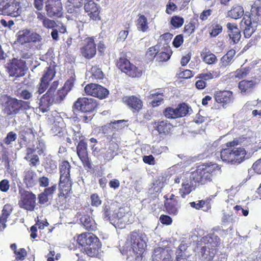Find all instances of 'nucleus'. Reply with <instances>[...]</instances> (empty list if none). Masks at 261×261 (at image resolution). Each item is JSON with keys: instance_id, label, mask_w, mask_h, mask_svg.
Here are the masks:
<instances>
[{"instance_id": "22", "label": "nucleus", "mask_w": 261, "mask_h": 261, "mask_svg": "<svg viewBox=\"0 0 261 261\" xmlns=\"http://www.w3.org/2000/svg\"><path fill=\"white\" fill-rule=\"evenodd\" d=\"M77 154L81 160L84 163H88V152L87 148V143L83 140H80L76 147Z\"/></svg>"}, {"instance_id": "38", "label": "nucleus", "mask_w": 261, "mask_h": 261, "mask_svg": "<svg viewBox=\"0 0 261 261\" xmlns=\"http://www.w3.org/2000/svg\"><path fill=\"white\" fill-rule=\"evenodd\" d=\"M56 71L54 67L49 66L47 67L46 70L44 71V73L41 80L49 83V82L53 80Z\"/></svg>"}, {"instance_id": "7", "label": "nucleus", "mask_w": 261, "mask_h": 261, "mask_svg": "<svg viewBox=\"0 0 261 261\" xmlns=\"http://www.w3.org/2000/svg\"><path fill=\"white\" fill-rule=\"evenodd\" d=\"M60 169V190L63 195H67L71 190L72 181L70 178L71 166L67 161H63L59 166Z\"/></svg>"}, {"instance_id": "23", "label": "nucleus", "mask_w": 261, "mask_h": 261, "mask_svg": "<svg viewBox=\"0 0 261 261\" xmlns=\"http://www.w3.org/2000/svg\"><path fill=\"white\" fill-rule=\"evenodd\" d=\"M216 101L218 103H229L232 102V93L229 91H220L215 95Z\"/></svg>"}, {"instance_id": "54", "label": "nucleus", "mask_w": 261, "mask_h": 261, "mask_svg": "<svg viewBox=\"0 0 261 261\" xmlns=\"http://www.w3.org/2000/svg\"><path fill=\"white\" fill-rule=\"evenodd\" d=\"M91 205L97 207L101 204V201L97 194H93L90 197Z\"/></svg>"}, {"instance_id": "49", "label": "nucleus", "mask_w": 261, "mask_h": 261, "mask_svg": "<svg viewBox=\"0 0 261 261\" xmlns=\"http://www.w3.org/2000/svg\"><path fill=\"white\" fill-rule=\"evenodd\" d=\"M250 71L249 67L238 69L235 72V77L239 79H242L246 77Z\"/></svg>"}, {"instance_id": "53", "label": "nucleus", "mask_w": 261, "mask_h": 261, "mask_svg": "<svg viewBox=\"0 0 261 261\" xmlns=\"http://www.w3.org/2000/svg\"><path fill=\"white\" fill-rule=\"evenodd\" d=\"M48 86V83L46 82L41 80L40 83L38 86L37 93L39 94L43 93L47 89Z\"/></svg>"}, {"instance_id": "34", "label": "nucleus", "mask_w": 261, "mask_h": 261, "mask_svg": "<svg viewBox=\"0 0 261 261\" xmlns=\"http://www.w3.org/2000/svg\"><path fill=\"white\" fill-rule=\"evenodd\" d=\"M165 207L167 212L171 215H176L178 213V210L180 207V205L177 200H174L172 201H167L165 203Z\"/></svg>"}, {"instance_id": "35", "label": "nucleus", "mask_w": 261, "mask_h": 261, "mask_svg": "<svg viewBox=\"0 0 261 261\" xmlns=\"http://www.w3.org/2000/svg\"><path fill=\"white\" fill-rule=\"evenodd\" d=\"M149 97L150 99H152L151 104L153 107H156L160 105L164 99L163 94L156 92L155 91L150 92Z\"/></svg>"}, {"instance_id": "39", "label": "nucleus", "mask_w": 261, "mask_h": 261, "mask_svg": "<svg viewBox=\"0 0 261 261\" xmlns=\"http://www.w3.org/2000/svg\"><path fill=\"white\" fill-rule=\"evenodd\" d=\"M67 12L69 13L72 14L71 19H74L76 22H85L86 20L84 16L81 15L79 10H74V9L67 7Z\"/></svg>"}, {"instance_id": "51", "label": "nucleus", "mask_w": 261, "mask_h": 261, "mask_svg": "<svg viewBox=\"0 0 261 261\" xmlns=\"http://www.w3.org/2000/svg\"><path fill=\"white\" fill-rule=\"evenodd\" d=\"M59 85V82L57 81H54L51 85L50 87H49V89L48 90L47 92L43 95V99H45L46 97H47L48 95L49 94H54V93H55L56 91V90L58 87Z\"/></svg>"}, {"instance_id": "37", "label": "nucleus", "mask_w": 261, "mask_h": 261, "mask_svg": "<svg viewBox=\"0 0 261 261\" xmlns=\"http://www.w3.org/2000/svg\"><path fill=\"white\" fill-rule=\"evenodd\" d=\"M137 26L139 31L143 32H146L148 29L147 19L144 15L139 16L137 20Z\"/></svg>"}, {"instance_id": "30", "label": "nucleus", "mask_w": 261, "mask_h": 261, "mask_svg": "<svg viewBox=\"0 0 261 261\" xmlns=\"http://www.w3.org/2000/svg\"><path fill=\"white\" fill-rule=\"evenodd\" d=\"M81 222L86 229L93 231L96 229V225L95 221L88 215H84L81 219Z\"/></svg>"}, {"instance_id": "19", "label": "nucleus", "mask_w": 261, "mask_h": 261, "mask_svg": "<svg viewBox=\"0 0 261 261\" xmlns=\"http://www.w3.org/2000/svg\"><path fill=\"white\" fill-rule=\"evenodd\" d=\"M84 9L91 19L94 20L100 19L98 7L93 1H90L85 4Z\"/></svg>"}, {"instance_id": "36", "label": "nucleus", "mask_w": 261, "mask_h": 261, "mask_svg": "<svg viewBox=\"0 0 261 261\" xmlns=\"http://www.w3.org/2000/svg\"><path fill=\"white\" fill-rule=\"evenodd\" d=\"M31 30L24 29L18 32V41L21 44L30 42Z\"/></svg>"}, {"instance_id": "32", "label": "nucleus", "mask_w": 261, "mask_h": 261, "mask_svg": "<svg viewBox=\"0 0 261 261\" xmlns=\"http://www.w3.org/2000/svg\"><path fill=\"white\" fill-rule=\"evenodd\" d=\"M193 190V186L191 181L188 179H182L181 188L179 189V193L182 198L189 194Z\"/></svg>"}, {"instance_id": "2", "label": "nucleus", "mask_w": 261, "mask_h": 261, "mask_svg": "<svg viewBox=\"0 0 261 261\" xmlns=\"http://www.w3.org/2000/svg\"><path fill=\"white\" fill-rule=\"evenodd\" d=\"M113 205L106 206L103 210V218L113 224L115 227L123 228L126 224L132 223L134 217L129 212H126L123 207L117 210H113Z\"/></svg>"}, {"instance_id": "59", "label": "nucleus", "mask_w": 261, "mask_h": 261, "mask_svg": "<svg viewBox=\"0 0 261 261\" xmlns=\"http://www.w3.org/2000/svg\"><path fill=\"white\" fill-rule=\"evenodd\" d=\"M15 254L16 255L17 259L22 260L27 255V252L24 249L20 248L18 251H15Z\"/></svg>"}, {"instance_id": "50", "label": "nucleus", "mask_w": 261, "mask_h": 261, "mask_svg": "<svg viewBox=\"0 0 261 261\" xmlns=\"http://www.w3.org/2000/svg\"><path fill=\"white\" fill-rule=\"evenodd\" d=\"M184 19L179 16H173L171 19V24L175 28H178L182 26Z\"/></svg>"}, {"instance_id": "20", "label": "nucleus", "mask_w": 261, "mask_h": 261, "mask_svg": "<svg viewBox=\"0 0 261 261\" xmlns=\"http://www.w3.org/2000/svg\"><path fill=\"white\" fill-rule=\"evenodd\" d=\"M201 241L208 248H214V250L220 244V239L214 234H210L203 237Z\"/></svg>"}, {"instance_id": "3", "label": "nucleus", "mask_w": 261, "mask_h": 261, "mask_svg": "<svg viewBox=\"0 0 261 261\" xmlns=\"http://www.w3.org/2000/svg\"><path fill=\"white\" fill-rule=\"evenodd\" d=\"M222 173L221 167L217 164L203 165L191 173L190 178L195 182L204 184L212 181L216 176Z\"/></svg>"}, {"instance_id": "21", "label": "nucleus", "mask_w": 261, "mask_h": 261, "mask_svg": "<svg viewBox=\"0 0 261 261\" xmlns=\"http://www.w3.org/2000/svg\"><path fill=\"white\" fill-rule=\"evenodd\" d=\"M227 28L228 30V35L234 44L238 43L241 38V35L239 29L234 23H227Z\"/></svg>"}, {"instance_id": "10", "label": "nucleus", "mask_w": 261, "mask_h": 261, "mask_svg": "<svg viewBox=\"0 0 261 261\" xmlns=\"http://www.w3.org/2000/svg\"><path fill=\"white\" fill-rule=\"evenodd\" d=\"M117 67L124 73L132 77H139L141 71L135 65L130 64L126 58H120L117 63Z\"/></svg>"}, {"instance_id": "63", "label": "nucleus", "mask_w": 261, "mask_h": 261, "mask_svg": "<svg viewBox=\"0 0 261 261\" xmlns=\"http://www.w3.org/2000/svg\"><path fill=\"white\" fill-rule=\"evenodd\" d=\"M191 207L195 208L197 210H199L202 207H204L205 201L199 200L197 202H191L190 203Z\"/></svg>"}, {"instance_id": "29", "label": "nucleus", "mask_w": 261, "mask_h": 261, "mask_svg": "<svg viewBox=\"0 0 261 261\" xmlns=\"http://www.w3.org/2000/svg\"><path fill=\"white\" fill-rule=\"evenodd\" d=\"M244 13V9L242 6L234 5L227 12V16L232 19H238L243 16Z\"/></svg>"}, {"instance_id": "13", "label": "nucleus", "mask_w": 261, "mask_h": 261, "mask_svg": "<svg viewBox=\"0 0 261 261\" xmlns=\"http://www.w3.org/2000/svg\"><path fill=\"white\" fill-rule=\"evenodd\" d=\"M45 9L48 16L60 17L62 15L63 9L61 0H47Z\"/></svg>"}, {"instance_id": "41", "label": "nucleus", "mask_w": 261, "mask_h": 261, "mask_svg": "<svg viewBox=\"0 0 261 261\" xmlns=\"http://www.w3.org/2000/svg\"><path fill=\"white\" fill-rule=\"evenodd\" d=\"M42 38L41 36L31 31V36H30V42H33L34 44H37V47L40 48L41 45L42 44Z\"/></svg>"}, {"instance_id": "48", "label": "nucleus", "mask_w": 261, "mask_h": 261, "mask_svg": "<svg viewBox=\"0 0 261 261\" xmlns=\"http://www.w3.org/2000/svg\"><path fill=\"white\" fill-rule=\"evenodd\" d=\"M211 31L210 33L211 37H216L221 33L222 30V27L220 24H215L212 25Z\"/></svg>"}, {"instance_id": "47", "label": "nucleus", "mask_w": 261, "mask_h": 261, "mask_svg": "<svg viewBox=\"0 0 261 261\" xmlns=\"http://www.w3.org/2000/svg\"><path fill=\"white\" fill-rule=\"evenodd\" d=\"M91 73L93 80L101 79L103 76L101 70L96 66L92 67Z\"/></svg>"}, {"instance_id": "60", "label": "nucleus", "mask_w": 261, "mask_h": 261, "mask_svg": "<svg viewBox=\"0 0 261 261\" xmlns=\"http://www.w3.org/2000/svg\"><path fill=\"white\" fill-rule=\"evenodd\" d=\"M9 182L7 179H3L0 182V190L2 192H7L9 189Z\"/></svg>"}, {"instance_id": "28", "label": "nucleus", "mask_w": 261, "mask_h": 261, "mask_svg": "<svg viewBox=\"0 0 261 261\" xmlns=\"http://www.w3.org/2000/svg\"><path fill=\"white\" fill-rule=\"evenodd\" d=\"M118 149V145L116 143L113 141L110 142L108 144V149L103 155L104 160L106 161L112 160L117 154L116 151Z\"/></svg>"}, {"instance_id": "33", "label": "nucleus", "mask_w": 261, "mask_h": 261, "mask_svg": "<svg viewBox=\"0 0 261 261\" xmlns=\"http://www.w3.org/2000/svg\"><path fill=\"white\" fill-rule=\"evenodd\" d=\"M156 130L160 134L166 135L168 134L171 129L172 125L167 121H161L158 122L156 126Z\"/></svg>"}, {"instance_id": "46", "label": "nucleus", "mask_w": 261, "mask_h": 261, "mask_svg": "<svg viewBox=\"0 0 261 261\" xmlns=\"http://www.w3.org/2000/svg\"><path fill=\"white\" fill-rule=\"evenodd\" d=\"M64 126V124L62 119H60V121L55 122L53 126L52 127L51 130L55 135L60 134L63 130Z\"/></svg>"}, {"instance_id": "8", "label": "nucleus", "mask_w": 261, "mask_h": 261, "mask_svg": "<svg viewBox=\"0 0 261 261\" xmlns=\"http://www.w3.org/2000/svg\"><path fill=\"white\" fill-rule=\"evenodd\" d=\"M48 96L45 99H43V96L40 98L39 109L42 113L47 112L53 103L60 102L65 98L66 92L60 89L50 95L48 94Z\"/></svg>"}, {"instance_id": "40", "label": "nucleus", "mask_w": 261, "mask_h": 261, "mask_svg": "<svg viewBox=\"0 0 261 261\" xmlns=\"http://www.w3.org/2000/svg\"><path fill=\"white\" fill-rule=\"evenodd\" d=\"M202 56L203 61L207 64H215L217 62V58L216 56L213 53H208L205 54Z\"/></svg>"}, {"instance_id": "9", "label": "nucleus", "mask_w": 261, "mask_h": 261, "mask_svg": "<svg viewBox=\"0 0 261 261\" xmlns=\"http://www.w3.org/2000/svg\"><path fill=\"white\" fill-rule=\"evenodd\" d=\"M20 198L18 205L21 208L27 211H33L36 205V195L23 188L19 189Z\"/></svg>"}, {"instance_id": "64", "label": "nucleus", "mask_w": 261, "mask_h": 261, "mask_svg": "<svg viewBox=\"0 0 261 261\" xmlns=\"http://www.w3.org/2000/svg\"><path fill=\"white\" fill-rule=\"evenodd\" d=\"M252 168L257 173L261 174V158L253 164Z\"/></svg>"}, {"instance_id": "26", "label": "nucleus", "mask_w": 261, "mask_h": 261, "mask_svg": "<svg viewBox=\"0 0 261 261\" xmlns=\"http://www.w3.org/2000/svg\"><path fill=\"white\" fill-rule=\"evenodd\" d=\"M37 176L36 173L32 170H25L24 172V182L27 187H32L36 184Z\"/></svg>"}, {"instance_id": "12", "label": "nucleus", "mask_w": 261, "mask_h": 261, "mask_svg": "<svg viewBox=\"0 0 261 261\" xmlns=\"http://www.w3.org/2000/svg\"><path fill=\"white\" fill-rule=\"evenodd\" d=\"M85 91L88 95L97 97L100 99L106 97L109 94V91L102 86L96 84H90L85 87Z\"/></svg>"}, {"instance_id": "1", "label": "nucleus", "mask_w": 261, "mask_h": 261, "mask_svg": "<svg viewBox=\"0 0 261 261\" xmlns=\"http://www.w3.org/2000/svg\"><path fill=\"white\" fill-rule=\"evenodd\" d=\"M239 143L238 139H234L232 141L226 143L228 148L221 151V158L223 161L239 165L250 157V153H247L244 148L234 147Z\"/></svg>"}, {"instance_id": "18", "label": "nucleus", "mask_w": 261, "mask_h": 261, "mask_svg": "<svg viewBox=\"0 0 261 261\" xmlns=\"http://www.w3.org/2000/svg\"><path fill=\"white\" fill-rule=\"evenodd\" d=\"M123 101L133 112H138L143 107L142 100L135 96L125 97Z\"/></svg>"}, {"instance_id": "52", "label": "nucleus", "mask_w": 261, "mask_h": 261, "mask_svg": "<svg viewBox=\"0 0 261 261\" xmlns=\"http://www.w3.org/2000/svg\"><path fill=\"white\" fill-rule=\"evenodd\" d=\"M126 121L124 120H118L111 122L112 127L116 129H121L126 126Z\"/></svg>"}, {"instance_id": "11", "label": "nucleus", "mask_w": 261, "mask_h": 261, "mask_svg": "<svg viewBox=\"0 0 261 261\" xmlns=\"http://www.w3.org/2000/svg\"><path fill=\"white\" fill-rule=\"evenodd\" d=\"M97 105L95 99L92 98L80 97L74 103V108L82 112L93 111Z\"/></svg>"}, {"instance_id": "27", "label": "nucleus", "mask_w": 261, "mask_h": 261, "mask_svg": "<svg viewBox=\"0 0 261 261\" xmlns=\"http://www.w3.org/2000/svg\"><path fill=\"white\" fill-rule=\"evenodd\" d=\"M10 73L11 75L16 77L23 76L24 74L23 62L21 61H17L13 63L10 69Z\"/></svg>"}, {"instance_id": "31", "label": "nucleus", "mask_w": 261, "mask_h": 261, "mask_svg": "<svg viewBox=\"0 0 261 261\" xmlns=\"http://www.w3.org/2000/svg\"><path fill=\"white\" fill-rule=\"evenodd\" d=\"M216 250L214 248H208L206 245L203 246L200 251L202 260L204 261H211L213 259Z\"/></svg>"}, {"instance_id": "15", "label": "nucleus", "mask_w": 261, "mask_h": 261, "mask_svg": "<svg viewBox=\"0 0 261 261\" xmlns=\"http://www.w3.org/2000/svg\"><path fill=\"white\" fill-rule=\"evenodd\" d=\"M3 100L5 101L3 111L5 114L10 115L19 112L18 99L5 96L3 98Z\"/></svg>"}, {"instance_id": "56", "label": "nucleus", "mask_w": 261, "mask_h": 261, "mask_svg": "<svg viewBox=\"0 0 261 261\" xmlns=\"http://www.w3.org/2000/svg\"><path fill=\"white\" fill-rule=\"evenodd\" d=\"M167 147L161 146L159 145L153 146L151 148V152L155 154H160L167 149Z\"/></svg>"}, {"instance_id": "17", "label": "nucleus", "mask_w": 261, "mask_h": 261, "mask_svg": "<svg viewBox=\"0 0 261 261\" xmlns=\"http://www.w3.org/2000/svg\"><path fill=\"white\" fill-rule=\"evenodd\" d=\"M20 7L19 2L15 0L9 1L3 15L16 17L21 13Z\"/></svg>"}, {"instance_id": "57", "label": "nucleus", "mask_w": 261, "mask_h": 261, "mask_svg": "<svg viewBox=\"0 0 261 261\" xmlns=\"http://www.w3.org/2000/svg\"><path fill=\"white\" fill-rule=\"evenodd\" d=\"M42 23L43 26L48 29H53L57 25L55 21L46 18L43 19Z\"/></svg>"}, {"instance_id": "61", "label": "nucleus", "mask_w": 261, "mask_h": 261, "mask_svg": "<svg viewBox=\"0 0 261 261\" xmlns=\"http://www.w3.org/2000/svg\"><path fill=\"white\" fill-rule=\"evenodd\" d=\"M184 39L183 37L181 35H178L176 36L173 41V45L175 47H179L183 43Z\"/></svg>"}, {"instance_id": "6", "label": "nucleus", "mask_w": 261, "mask_h": 261, "mask_svg": "<svg viewBox=\"0 0 261 261\" xmlns=\"http://www.w3.org/2000/svg\"><path fill=\"white\" fill-rule=\"evenodd\" d=\"M146 235L142 232L134 231L128 236L126 245H130V249L137 254H142L146 247Z\"/></svg>"}, {"instance_id": "58", "label": "nucleus", "mask_w": 261, "mask_h": 261, "mask_svg": "<svg viewBox=\"0 0 261 261\" xmlns=\"http://www.w3.org/2000/svg\"><path fill=\"white\" fill-rule=\"evenodd\" d=\"M17 137V135L15 133H14L12 132H9L6 137V138L4 140L5 143L8 145L10 144L12 141H14L16 140Z\"/></svg>"}, {"instance_id": "55", "label": "nucleus", "mask_w": 261, "mask_h": 261, "mask_svg": "<svg viewBox=\"0 0 261 261\" xmlns=\"http://www.w3.org/2000/svg\"><path fill=\"white\" fill-rule=\"evenodd\" d=\"M176 9L177 5L170 0H169L168 3L166 5V13L168 14H171Z\"/></svg>"}, {"instance_id": "25", "label": "nucleus", "mask_w": 261, "mask_h": 261, "mask_svg": "<svg viewBox=\"0 0 261 261\" xmlns=\"http://www.w3.org/2000/svg\"><path fill=\"white\" fill-rule=\"evenodd\" d=\"M235 55L236 51L234 49L229 50L226 55L221 58L219 64V68L224 69L228 66L232 62Z\"/></svg>"}, {"instance_id": "5", "label": "nucleus", "mask_w": 261, "mask_h": 261, "mask_svg": "<svg viewBox=\"0 0 261 261\" xmlns=\"http://www.w3.org/2000/svg\"><path fill=\"white\" fill-rule=\"evenodd\" d=\"M261 20V7L252 6L250 14L245 13L241 21V28L244 30L245 38H249L255 32L257 24Z\"/></svg>"}, {"instance_id": "62", "label": "nucleus", "mask_w": 261, "mask_h": 261, "mask_svg": "<svg viewBox=\"0 0 261 261\" xmlns=\"http://www.w3.org/2000/svg\"><path fill=\"white\" fill-rule=\"evenodd\" d=\"M73 86V82L71 80H68L65 83L63 87L61 89V90L66 92V95L67 93L71 90Z\"/></svg>"}, {"instance_id": "43", "label": "nucleus", "mask_w": 261, "mask_h": 261, "mask_svg": "<svg viewBox=\"0 0 261 261\" xmlns=\"http://www.w3.org/2000/svg\"><path fill=\"white\" fill-rule=\"evenodd\" d=\"M177 118L186 116L189 112V108L185 103H182L179 105L176 108Z\"/></svg>"}, {"instance_id": "24", "label": "nucleus", "mask_w": 261, "mask_h": 261, "mask_svg": "<svg viewBox=\"0 0 261 261\" xmlns=\"http://www.w3.org/2000/svg\"><path fill=\"white\" fill-rule=\"evenodd\" d=\"M12 211V207L11 205L6 204L4 206L2 214L0 216V232L3 231L6 227L7 218Z\"/></svg>"}, {"instance_id": "44", "label": "nucleus", "mask_w": 261, "mask_h": 261, "mask_svg": "<svg viewBox=\"0 0 261 261\" xmlns=\"http://www.w3.org/2000/svg\"><path fill=\"white\" fill-rule=\"evenodd\" d=\"M156 60L159 62H165L168 61L171 56V51L169 50L168 52L162 51L161 53H155Z\"/></svg>"}, {"instance_id": "14", "label": "nucleus", "mask_w": 261, "mask_h": 261, "mask_svg": "<svg viewBox=\"0 0 261 261\" xmlns=\"http://www.w3.org/2000/svg\"><path fill=\"white\" fill-rule=\"evenodd\" d=\"M172 252L168 247H157L154 249L152 255V261H172Z\"/></svg>"}, {"instance_id": "4", "label": "nucleus", "mask_w": 261, "mask_h": 261, "mask_svg": "<svg viewBox=\"0 0 261 261\" xmlns=\"http://www.w3.org/2000/svg\"><path fill=\"white\" fill-rule=\"evenodd\" d=\"M76 241L88 256L95 257L99 254L101 244L98 238L93 234L83 233L78 236Z\"/></svg>"}, {"instance_id": "42", "label": "nucleus", "mask_w": 261, "mask_h": 261, "mask_svg": "<svg viewBox=\"0 0 261 261\" xmlns=\"http://www.w3.org/2000/svg\"><path fill=\"white\" fill-rule=\"evenodd\" d=\"M254 82L252 81H242L239 83V89L242 92H246L249 89L253 87Z\"/></svg>"}, {"instance_id": "45", "label": "nucleus", "mask_w": 261, "mask_h": 261, "mask_svg": "<svg viewBox=\"0 0 261 261\" xmlns=\"http://www.w3.org/2000/svg\"><path fill=\"white\" fill-rule=\"evenodd\" d=\"M176 109L171 107L167 108L164 111L165 116L169 119H175L177 118Z\"/></svg>"}, {"instance_id": "16", "label": "nucleus", "mask_w": 261, "mask_h": 261, "mask_svg": "<svg viewBox=\"0 0 261 261\" xmlns=\"http://www.w3.org/2000/svg\"><path fill=\"white\" fill-rule=\"evenodd\" d=\"M84 45L81 48V54L87 59L92 58L96 54V44L92 38H87L84 40Z\"/></svg>"}]
</instances>
